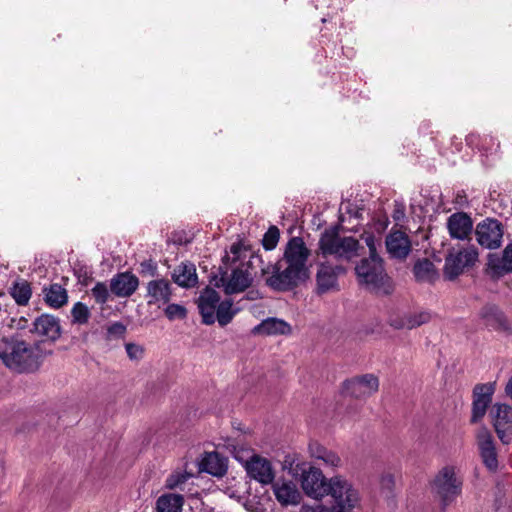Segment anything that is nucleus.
Masks as SVG:
<instances>
[{"label":"nucleus","mask_w":512,"mask_h":512,"mask_svg":"<svg viewBox=\"0 0 512 512\" xmlns=\"http://www.w3.org/2000/svg\"><path fill=\"white\" fill-rule=\"evenodd\" d=\"M202 468L214 476H222L226 473L227 466L224 459L216 452L207 453L202 460Z\"/></svg>","instance_id":"nucleus-31"},{"label":"nucleus","mask_w":512,"mask_h":512,"mask_svg":"<svg viewBox=\"0 0 512 512\" xmlns=\"http://www.w3.org/2000/svg\"><path fill=\"white\" fill-rule=\"evenodd\" d=\"M191 477V474L187 472H176L168 476L165 482L166 488L170 490L174 489H183V485L187 482V480Z\"/></svg>","instance_id":"nucleus-36"},{"label":"nucleus","mask_w":512,"mask_h":512,"mask_svg":"<svg viewBox=\"0 0 512 512\" xmlns=\"http://www.w3.org/2000/svg\"><path fill=\"white\" fill-rule=\"evenodd\" d=\"M283 469L288 470L292 476H297L301 472V487L308 497L321 500L326 496L329 479L324 477L319 468H305L304 463L296 462L295 456L288 455L285 457Z\"/></svg>","instance_id":"nucleus-5"},{"label":"nucleus","mask_w":512,"mask_h":512,"mask_svg":"<svg viewBox=\"0 0 512 512\" xmlns=\"http://www.w3.org/2000/svg\"><path fill=\"white\" fill-rule=\"evenodd\" d=\"M478 257V249L473 245L467 246L455 254H449L444 265L445 277L449 280L457 278L466 267L474 265Z\"/></svg>","instance_id":"nucleus-10"},{"label":"nucleus","mask_w":512,"mask_h":512,"mask_svg":"<svg viewBox=\"0 0 512 512\" xmlns=\"http://www.w3.org/2000/svg\"><path fill=\"white\" fill-rule=\"evenodd\" d=\"M431 320V314L427 311L408 313L399 319L392 320L391 325L396 329H413Z\"/></svg>","instance_id":"nucleus-26"},{"label":"nucleus","mask_w":512,"mask_h":512,"mask_svg":"<svg viewBox=\"0 0 512 512\" xmlns=\"http://www.w3.org/2000/svg\"><path fill=\"white\" fill-rule=\"evenodd\" d=\"M489 266L499 274L512 272V242L503 250L502 256H490Z\"/></svg>","instance_id":"nucleus-30"},{"label":"nucleus","mask_w":512,"mask_h":512,"mask_svg":"<svg viewBox=\"0 0 512 512\" xmlns=\"http://www.w3.org/2000/svg\"><path fill=\"white\" fill-rule=\"evenodd\" d=\"M237 312V309H233V302L231 300H224L218 305L215 312V318L219 325L224 327L233 320Z\"/></svg>","instance_id":"nucleus-33"},{"label":"nucleus","mask_w":512,"mask_h":512,"mask_svg":"<svg viewBox=\"0 0 512 512\" xmlns=\"http://www.w3.org/2000/svg\"><path fill=\"white\" fill-rule=\"evenodd\" d=\"M291 332L292 328L289 323L275 317L264 319L252 329L254 335L263 336L289 335Z\"/></svg>","instance_id":"nucleus-25"},{"label":"nucleus","mask_w":512,"mask_h":512,"mask_svg":"<svg viewBox=\"0 0 512 512\" xmlns=\"http://www.w3.org/2000/svg\"><path fill=\"white\" fill-rule=\"evenodd\" d=\"M326 448L314 443L309 446V451L312 457H314L317 460H321L323 458L324 453L326 452Z\"/></svg>","instance_id":"nucleus-43"},{"label":"nucleus","mask_w":512,"mask_h":512,"mask_svg":"<svg viewBox=\"0 0 512 512\" xmlns=\"http://www.w3.org/2000/svg\"><path fill=\"white\" fill-rule=\"evenodd\" d=\"M478 136L475 135V134H470L467 136L466 138V142L468 145L470 146H473V145H477V141H478Z\"/></svg>","instance_id":"nucleus-46"},{"label":"nucleus","mask_w":512,"mask_h":512,"mask_svg":"<svg viewBox=\"0 0 512 512\" xmlns=\"http://www.w3.org/2000/svg\"><path fill=\"white\" fill-rule=\"evenodd\" d=\"M362 247L351 236H341L335 229L325 230L319 239V250L323 256H333L337 260L351 261L360 256Z\"/></svg>","instance_id":"nucleus-6"},{"label":"nucleus","mask_w":512,"mask_h":512,"mask_svg":"<svg viewBox=\"0 0 512 512\" xmlns=\"http://www.w3.org/2000/svg\"><path fill=\"white\" fill-rule=\"evenodd\" d=\"M247 299L249 300H256L258 298H260V293L258 291H255V290H251L247 293Z\"/></svg>","instance_id":"nucleus-47"},{"label":"nucleus","mask_w":512,"mask_h":512,"mask_svg":"<svg viewBox=\"0 0 512 512\" xmlns=\"http://www.w3.org/2000/svg\"><path fill=\"white\" fill-rule=\"evenodd\" d=\"M380 485L382 488L391 490L394 485V477L392 474H383L380 478Z\"/></svg>","instance_id":"nucleus-44"},{"label":"nucleus","mask_w":512,"mask_h":512,"mask_svg":"<svg viewBox=\"0 0 512 512\" xmlns=\"http://www.w3.org/2000/svg\"><path fill=\"white\" fill-rule=\"evenodd\" d=\"M43 293L45 302L53 308H61L68 301L67 290L57 283L45 287Z\"/></svg>","instance_id":"nucleus-27"},{"label":"nucleus","mask_w":512,"mask_h":512,"mask_svg":"<svg viewBox=\"0 0 512 512\" xmlns=\"http://www.w3.org/2000/svg\"><path fill=\"white\" fill-rule=\"evenodd\" d=\"M433 489L444 506L450 504L461 491V482L456 477L454 467L442 468L433 482Z\"/></svg>","instance_id":"nucleus-9"},{"label":"nucleus","mask_w":512,"mask_h":512,"mask_svg":"<svg viewBox=\"0 0 512 512\" xmlns=\"http://www.w3.org/2000/svg\"><path fill=\"white\" fill-rule=\"evenodd\" d=\"M91 295L98 304H104L109 298V289L104 282H97L91 289Z\"/></svg>","instance_id":"nucleus-39"},{"label":"nucleus","mask_w":512,"mask_h":512,"mask_svg":"<svg viewBox=\"0 0 512 512\" xmlns=\"http://www.w3.org/2000/svg\"><path fill=\"white\" fill-rule=\"evenodd\" d=\"M414 274L420 281H430L434 278V264L428 259L418 261L414 266Z\"/></svg>","instance_id":"nucleus-34"},{"label":"nucleus","mask_w":512,"mask_h":512,"mask_svg":"<svg viewBox=\"0 0 512 512\" xmlns=\"http://www.w3.org/2000/svg\"><path fill=\"white\" fill-rule=\"evenodd\" d=\"M385 244L392 258L405 259L411 251V241L402 231H391L386 237Z\"/></svg>","instance_id":"nucleus-21"},{"label":"nucleus","mask_w":512,"mask_h":512,"mask_svg":"<svg viewBox=\"0 0 512 512\" xmlns=\"http://www.w3.org/2000/svg\"><path fill=\"white\" fill-rule=\"evenodd\" d=\"M114 329H120V330H124V327L121 325V324H115L113 326Z\"/></svg>","instance_id":"nucleus-52"},{"label":"nucleus","mask_w":512,"mask_h":512,"mask_svg":"<svg viewBox=\"0 0 512 512\" xmlns=\"http://www.w3.org/2000/svg\"><path fill=\"white\" fill-rule=\"evenodd\" d=\"M220 304V295L212 288L204 289L198 299V309L202 322L206 325L215 323V312Z\"/></svg>","instance_id":"nucleus-16"},{"label":"nucleus","mask_w":512,"mask_h":512,"mask_svg":"<svg viewBox=\"0 0 512 512\" xmlns=\"http://www.w3.org/2000/svg\"><path fill=\"white\" fill-rule=\"evenodd\" d=\"M165 315L166 317L170 320V321H173V320H176V319H185L186 316H187V309L183 306V305H180V304H169L165 310Z\"/></svg>","instance_id":"nucleus-38"},{"label":"nucleus","mask_w":512,"mask_h":512,"mask_svg":"<svg viewBox=\"0 0 512 512\" xmlns=\"http://www.w3.org/2000/svg\"><path fill=\"white\" fill-rule=\"evenodd\" d=\"M30 332L46 340L55 341L60 337L61 327L56 317L43 314L34 320Z\"/></svg>","instance_id":"nucleus-17"},{"label":"nucleus","mask_w":512,"mask_h":512,"mask_svg":"<svg viewBox=\"0 0 512 512\" xmlns=\"http://www.w3.org/2000/svg\"><path fill=\"white\" fill-rule=\"evenodd\" d=\"M37 350V347L28 346L22 340L3 339L0 343V359L6 367L16 372H33L41 363Z\"/></svg>","instance_id":"nucleus-4"},{"label":"nucleus","mask_w":512,"mask_h":512,"mask_svg":"<svg viewBox=\"0 0 512 512\" xmlns=\"http://www.w3.org/2000/svg\"><path fill=\"white\" fill-rule=\"evenodd\" d=\"M280 233L279 229L276 226H272L268 229V231L264 234L262 244L266 250L274 249L279 241Z\"/></svg>","instance_id":"nucleus-37"},{"label":"nucleus","mask_w":512,"mask_h":512,"mask_svg":"<svg viewBox=\"0 0 512 512\" xmlns=\"http://www.w3.org/2000/svg\"><path fill=\"white\" fill-rule=\"evenodd\" d=\"M476 439L483 463L489 470L495 471L498 468V460L494 440L490 431L485 427L479 429Z\"/></svg>","instance_id":"nucleus-15"},{"label":"nucleus","mask_w":512,"mask_h":512,"mask_svg":"<svg viewBox=\"0 0 512 512\" xmlns=\"http://www.w3.org/2000/svg\"><path fill=\"white\" fill-rule=\"evenodd\" d=\"M138 278L130 272H122L110 280V289L117 297H130L138 288Z\"/></svg>","instance_id":"nucleus-22"},{"label":"nucleus","mask_w":512,"mask_h":512,"mask_svg":"<svg viewBox=\"0 0 512 512\" xmlns=\"http://www.w3.org/2000/svg\"><path fill=\"white\" fill-rule=\"evenodd\" d=\"M321 461L331 467H338L341 464L340 457L333 451L326 450V452L323 455V458H321Z\"/></svg>","instance_id":"nucleus-41"},{"label":"nucleus","mask_w":512,"mask_h":512,"mask_svg":"<svg viewBox=\"0 0 512 512\" xmlns=\"http://www.w3.org/2000/svg\"><path fill=\"white\" fill-rule=\"evenodd\" d=\"M403 217H404V211L403 210H400V209L395 210V213H394V219L395 220H400Z\"/></svg>","instance_id":"nucleus-50"},{"label":"nucleus","mask_w":512,"mask_h":512,"mask_svg":"<svg viewBox=\"0 0 512 512\" xmlns=\"http://www.w3.org/2000/svg\"><path fill=\"white\" fill-rule=\"evenodd\" d=\"M273 484V492L277 501L284 506L297 505L301 500V493L292 481H277Z\"/></svg>","instance_id":"nucleus-23"},{"label":"nucleus","mask_w":512,"mask_h":512,"mask_svg":"<svg viewBox=\"0 0 512 512\" xmlns=\"http://www.w3.org/2000/svg\"><path fill=\"white\" fill-rule=\"evenodd\" d=\"M157 272V266L152 261H144L141 263V273L143 275L155 276Z\"/></svg>","instance_id":"nucleus-42"},{"label":"nucleus","mask_w":512,"mask_h":512,"mask_svg":"<svg viewBox=\"0 0 512 512\" xmlns=\"http://www.w3.org/2000/svg\"><path fill=\"white\" fill-rule=\"evenodd\" d=\"M303 511L304 512H328V509L325 506L318 504L315 506H303Z\"/></svg>","instance_id":"nucleus-45"},{"label":"nucleus","mask_w":512,"mask_h":512,"mask_svg":"<svg viewBox=\"0 0 512 512\" xmlns=\"http://www.w3.org/2000/svg\"><path fill=\"white\" fill-rule=\"evenodd\" d=\"M495 392V383L477 384L473 389L471 422L477 423L485 416Z\"/></svg>","instance_id":"nucleus-12"},{"label":"nucleus","mask_w":512,"mask_h":512,"mask_svg":"<svg viewBox=\"0 0 512 512\" xmlns=\"http://www.w3.org/2000/svg\"><path fill=\"white\" fill-rule=\"evenodd\" d=\"M484 324L496 331L511 332L510 325L503 312L494 305H486L480 311Z\"/></svg>","instance_id":"nucleus-24"},{"label":"nucleus","mask_w":512,"mask_h":512,"mask_svg":"<svg viewBox=\"0 0 512 512\" xmlns=\"http://www.w3.org/2000/svg\"><path fill=\"white\" fill-rule=\"evenodd\" d=\"M447 229L453 239H468L473 229L472 219L464 212H456L448 217Z\"/></svg>","instance_id":"nucleus-20"},{"label":"nucleus","mask_w":512,"mask_h":512,"mask_svg":"<svg viewBox=\"0 0 512 512\" xmlns=\"http://www.w3.org/2000/svg\"><path fill=\"white\" fill-rule=\"evenodd\" d=\"M25 323H27V320L25 318H21L19 319L18 325L20 328H25Z\"/></svg>","instance_id":"nucleus-51"},{"label":"nucleus","mask_w":512,"mask_h":512,"mask_svg":"<svg viewBox=\"0 0 512 512\" xmlns=\"http://www.w3.org/2000/svg\"><path fill=\"white\" fill-rule=\"evenodd\" d=\"M351 510H335L334 512H350Z\"/></svg>","instance_id":"nucleus-53"},{"label":"nucleus","mask_w":512,"mask_h":512,"mask_svg":"<svg viewBox=\"0 0 512 512\" xmlns=\"http://www.w3.org/2000/svg\"><path fill=\"white\" fill-rule=\"evenodd\" d=\"M310 250L300 237H292L286 244L282 259L261 269L265 283L275 291H288L309 276L307 265Z\"/></svg>","instance_id":"nucleus-1"},{"label":"nucleus","mask_w":512,"mask_h":512,"mask_svg":"<svg viewBox=\"0 0 512 512\" xmlns=\"http://www.w3.org/2000/svg\"><path fill=\"white\" fill-rule=\"evenodd\" d=\"M362 239L369 249V257L362 259L355 267L358 281L376 294L388 295L393 291V284L385 272L383 260L377 254L380 241L372 234H364Z\"/></svg>","instance_id":"nucleus-3"},{"label":"nucleus","mask_w":512,"mask_h":512,"mask_svg":"<svg viewBox=\"0 0 512 512\" xmlns=\"http://www.w3.org/2000/svg\"><path fill=\"white\" fill-rule=\"evenodd\" d=\"M504 236L503 224L495 218H485L476 225L477 243L488 250H496L502 246Z\"/></svg>","instance_id":"nucleus-8"},{"label":"nucleus","mask_w":512,"mask_h":512,"mask_svg":"<svg viewBox=\"0 0 512 512\" xmlns=\"http://www.w3.org/2000/svg\"><path fill=\"white\" fill-rule=\"evenodd\" d=\"M505 391H506V394L512 399V377L508 381Z\"/></svg>","instance_id":"nucleus-48"},{"label":"nucleus","mask_w":512,"mask_h":512,"mask_svg":"<svg viewBox=\"0 0 512 512\" xmlns=\"http://www.w3.org/2000/svg\"><path fill=\"white\" fill-rule=\"evenodd\" d=\"M184 498L180 494H165L156 502L157 512H181Z\"/></svg>","instance_id":"nucleus-32"},{"label":"nucleus","mask_w":512,"mask_h":512,"mask_svg":"<svg viewBox=\"0 0 512 512\" xmlns=\"http://www.w3.org/2000/svg\"><path fill=\"white\" fill-rule=\"evenodd\" d=\"M379 380L373 374L354 377L344 382V392L354 398H365L378 391Z\"/></svg>","instance_id":"nucleus-13"},{"label":"nucleus","mask_w":512,"mask_h":512,"mask_svg":"<svg viewBox=\"0 0 512 512\" xmlns=\"http://www.w3.org/2000/svg\"><path fill=\"white\" fill-rule=\"evenodd\" d=\"M78 277H79V279H80V282H81L82 284H84V285H87V284H88V281L91 279V277H90V276H88L86 272L84 273V275H82V276H81V275H79Z\"/></svg>","instance_id":"nucleus-49"},{"label":"nucleus","mask_w":512,"mask_h":512,"mask_svg":"<svg viewBox=\"0 0 512 512\" xmlns=\"http://www.w3.org/2000/svg\"><path fill=\"white\" fill-rule=\"evenodd\" d=\"M146 290L148 305H157L160 307L171 300V284L166 279L161 278L149 281Z\"/></svg>","instance_id":"nucleus-19"},{"label":"nucleus","mask_w":512,"mask_h":512,"mask_svg":"<svg viewBox=\"0 0 512 512\" xmlns=\"http://www.w3.org/2000/svg\"><path fill=\"white\" fill-rule=\"evenodd\" d=\"M326 496H331L335 510H353L360 506L361 497L358 489L342 476L329 478Z\"/></svg>","instance_id":"nucleus-7"},{"label":"nucleus","mask_w":512,"mask_h":512,"mask_svg":"<svg viewBox=\"0 0 512 512\" xmlns=\"http://www.w3.org/2000/svg\"><path fill=\"white\" fill-rule=\"evenodd\" d=\"M125 349L127 352L128 357L131 360H140L143 358L144 355V348L141 345L134 344V343H127L125 345Z\"/></svg>","instance_id":"nucleus-40"},{"label":"nucleus","mask_w":512,"mask_h":512,"mask_svg":"<svg viewBox=\"0 0 512 512\" xmlns=\"http://www.w3.org/2000/svg\"><path fill=\"white\" fill-rule=\"evenodd\" d=\"M345 269L340 265L321 264L317 272V288L319 293H326L338 289V276Z\"/></svg>","instance_id":"nucleus-18"},{"label":"nucleus","mask_w":512,"mask_h":512,"mask_svg":"<svg viewBox=\"0 0 512 512\" xmlns=\"http://www.w3.org/2000/svg\"><path fill=\"white\" fill-rule=\"evenodd\" d=\"M9 294L14 299L16 304L25 306L29 303V300L32 296L31 285L27 280L18 278L10 287Z\"/></svg>","instance_id":"nucleus-29"},{"label":"nucleus","mask_w":512,"mask_h":512,"mask_svg":"<svg viewBox=\"0 0 512 512\" xmlns=\"http://www.w3.org/2000/svg\"><path fill=\"white\" fill-rule=\"evenodd\" d=\"M244 466L249 477L262 485H268L274 482L275 472L271 462L266 458L253 455L245 462Z\"/></svg>","instance_id":"nucleus-14"},{"label":"nucleus","mask_w":512,"mask_h":512,"mask_svg":"<svg viewBox=\"0 0 512 512\" xmlns=\"http://www.w3.org/2000/svg\"><path fill=\"white\" fill-rule=\"evenodd\" d=\"M90 315L88 306L82 302H76L71 309L72 323L74 324L84 325L88 323Z\"/></svg>","instance_id":"nucleus-35"},{"label":"nucleus","mask_w":512,"mask_h":512,"mask_svg":"<svg viewBox=\"0 0 512 512\" xmlns=\"http://www.w3.org/2000/svg\"><path fill=\"white\" fill-rule=\"evenodd\" d=\"M172 278L181 287H192L197 282L196 269L193 264H181L174 269Z\"/></svg>","instance_id":"nucleus-28"},{"label":"nucleus","mask_w":512,"mask_h":512,"mask_svg":"<svg viewBox=\"0 0 512 512\" xmlns=\"http://www.w3.org/2000/svg\"><path fill=\"white\" fill-rule=\"evenodd\" d=\"M490 415L499 439L509 444L512 441V408L505 404H495Z\"/></svg>","instance_id":"nucleus-11"},{"label":"nucleus","mask_w":512,"mask_h":512,"mask_svg":"<svg viewBox=\"0 0 512 512\" xmlns=\"http://www.w3.org/2000/svg\"><path fill=\"white\" fill-rule=\"evenodd\" d=\"M223 260L231 264V272L222 273L216 284L223 287L228 295L248 289L254 280V268L262 263L261 257L241 242L233 243Z\"/></svg>","instance_id":"nucleus-2"}]
</instances>
